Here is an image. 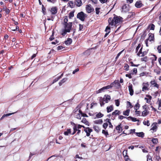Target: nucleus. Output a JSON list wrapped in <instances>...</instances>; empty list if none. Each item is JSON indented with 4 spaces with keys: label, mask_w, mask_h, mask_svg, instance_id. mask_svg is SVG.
<instances>
[{
    "label": "nucleus",
    "mask_w": 161,
    "mask_h": 161,
    "mask_svg": "<svg viewBox=\"0 0 161 161\" xmlns=\"http://www.w3.org/2000/svg\"><path fill=\"white\" fill-rule=\"evenodd\" d=\"M72 42L71 39L70 38H68L66 41L64 42L65 43L66 45H69Z\"/></svg>",
    "instance_id": "21"
},
{
    "label": "nucleus",
    "mask_w": 161,
    "mask_h": 161,
    "mask_svg": "<svg viewBox=\"0 0 161 161\" xmlns=\"http://www.w3.org/2000/svg\"><path fill=\"white\" fill-rule=\"evenodd\" d=\"M150 41H154V34L151 33L148 34V39Z\"/></svg>",
    "instance_id": "14"
},
{
    "label": "nucleus",
    "mask_w": 161,
    "mask_h": 161,
    "mask_svg": "<svg viewBox=\"0 0 161 161\" xmlns=\"http://www.w3.org/2000/svg\"><path fill=\"white\" fill-rule=\"evenodd\" d=\"M75 117L78 119H81V115L79 113L77 114L75 116Z\"/></svg>",
    "instance_id": "44"
},
{
    "label": "nucleus",
    "mask_w": 161,
    "mask_h": 161,
    "mask_svg": "<svg viewBox=\"0 0 161 161\" xmlns=\"http://www.w3.org/2000/svg\"><path fill=\"white\" fill-rule=\"evenodd\" d=\"M107 122H108L109 125V127L110 128H113V126L112 125L111 122L110 121V120L109 119H107Z\"/></svg>",
    "instance_id": "45"
},
{
    "label": "nucleus",
    "mask_w": 161,
    "mask_h": 161,
    "mask_svg": "<svg viewBox=\"0 0 161 161\" xmlns=\"http://www.w3.org/2000/svg\"><path fill=\"white\" fill-rule=\"evenodd\" d=\"M150 83L154 87H156L158 89L159 88V85L156 82L155 80L151 81Z\"/></svg>",
    "instance_id": "15"
},
{
    "label": "nucleus",
    "mask_w": 161,
    "mask_h": 161,
    "mask_svg": "<svg viewBox=\"0 0 161 161\" xmlns=\"http://www.w3.org/2000/svg\"><path fill=\"white\" fill-rule=\"evenodd\" d=\"M75 3L78 7L81 6L82 4L81 0H76L75 1Z\"/></svg>",
    "instance_id": "18"
},
{
    "label": "nucleus",
    "mask_w": 161,
    "mask_h": 161,
    "mask_svg": "<svg viewBox=\"0 0 161 161\" xmlns=\"http://www.w3.org/2000/svg\"><path fill=\"white\" fill-rule=\"evenodd\" d=\"M141 44L140 43H139L138 44V46L136 47V52L137 53L138 50L139 49V48L141 47Z\"/></svg>",
    "instance_id": "56"
},
{
    "label": "nucleus",
    "mask_w": 161,
    "mask_h": 161,
    "mask_svg": "<svg viewBox=\"0 0 161 161\" xmlns=\"http://www.w3.org/2000/svg\"><path fill=\"white\" fill-rule=\"evenodd\" d=\"M143 87L142 88V91L143 92H145L146 91H148L149 89L148 87L149 86V84L148 82L146 83H143L142 84Z\"/></svg>",
    "instance_id": "6"
},
{
    "label": "nucleus",
    "mask_w": 161,
    "mask_h": 161,
    "mask_svg": "<svg viewBox=\"0 0 161 161\" xmlns=\"http://www.w3.org/2000/svg\"><path fill=\"white\" fill-rule=\"evenodd\" d=\"M64 29L62 31L61 34L63 36H64L67 32H69L72 28V22H69L66 24H64Z\"/></svg>",
    "instance_id": "2"
},
{
    "label": "nucleus",
    "mask_w": 161,
    "mask_h": 161,
    "mask_svg": "<svg viewBox=\"0 0 161 161\" xmlns=\"http://www.w3.org/2000/svg\"><path fill=\"white\" fill-rule=\"evenodd\" d=\"M47 17V20H49V21L52 20L53 21V20L54 18V17L52 15L51 16V17Z\"/></svg>",
    "instance_id": "43"
},
{
    "label": "nucleus",
    "mask_w": 161,
    "mask_h": 161,
    "mask_svg": "<svg viewBox=\"0 0 161 161\" xmlns=\"http://www.w3.org/2000/svg\"><path fill=\"white\" fill-rule=\"evenodd\" d=\"M140 107V104L139 103V100L138 101V102H137L136 104H135L134 106V108L136 110H137Z\"/></svg>",
    "instance_id": "26"
},
{
    "label": "nucleus",
    "mask_w": 161,
    "mask_h": 161,
    "mask_svg": "<svg viewBox=\"0 0 161 161\" xmlns=\"http://www.w3.org/2000/svg\"><path fill=\"white\" fill-rule=\"evenodd\" d=\"M100 8H95L96 13L97 14H98L100 12Z\"/></svg>",
    "instance_id": "49"
},
{
    "label": "nucleus",
    "mask_w": 161,
    "mask_h": 161,
    "mask_svg": "<svg viewBox=\"0 0 161 161\" xmlns=\"http://www.w3.org/2000/svg\"><path fill=\"white\" fill-rule=\"evenodd\" d=\"M75 10L72 11L70 12L69 14V19H71L74 16V13Z\"/></svg>",
    "instance_id": "31"
},
{
    "label": "nucleus",
    "mask_w": 161,
    "mask_h": 161,
    "mask_svg": "<svg viewBox=\"0 0 161 161\" xmlns=\"http://www.w3.org/2000/svg\"><path fill=\"white\" fill-rule=\"evenodd\" d=\"M135 129H131L130 130V133L128 134V135H129L130 134H133V133H135H135H136L135 132Z\"/></svg>",
    "instance_id": "47"
},
{
    "label": "nucleus",
    "mask_w": 161,
    "mask_h": 161,
    "mask_svg": "<svg viewBox=\"0 0 161 161\" xmlns=\"http://www.w3.org/2000/svg\"><path fill=\"white\" fill-rule=\"evenodd\" d=\"M116 129L118 131V132L119 133H120L122 131L123 129H122V124L121 123H120L119 125L116 126Z\"/></svg>",
    "instance_id": "13"
},
{
    "label": "nucleus",
    "mask_w": 161,
    "mask_h": 161,
    "mask_svg": "<svg viewBox=\"0 0 161 161\" xmlns=\"http://www.w3.org/2000/svg\"><path fill=\"white\" fill-rule=\"evenodd\" d=\"M130 66H131L133 67H138V66L140 65L139 64H134L133 62L131 61L130 62Z\"/></svg>",
    "instance_id": "50"
},
{
    "label": "nucleus",
    "mask_w": 161,
    "mask_h": 161,
    "mask_svg": "<svg viewBox=\"0 0 161 161\" xmlns=\"http://www.w3.org/2000/svg\"><path fill=\"white\" fill-rule=\"evenodd\" d=\"M135 134L136 136L141 137L142 138H143L144 136V133L142 132H136L135 133Z\"/></svg>",
    "instance_id": "20"
},
{
    "label": "nucleus",
    "mask_w": 161,
    "mask_h": 161,
    "mask_svg": "<svg viewBox=\"0 0 161 161\" xmlns=\"http://www.w3.org/2000/svg\"><path fill=\"white\" fill-rule=\"evenodd\" d=\"M103 121L102 119H99L94 121V123L96 124H101L103 123Z\"/></svg>",
    "instance_id": "39"
},
{
    "label": "nucleus",
    "mask_w": 161,
    "mask_h": 161,
    "mask_svg": "<svg viewBox=\"0 0 161 161\" xmlns=\"http://www.w3.org/2000/svg\"><path fill=\"white\" fill-rule=\"evenodd\" d=\"M87 17V15L83 12L81 11L78 13L77 15V18L79 19L82 21L85 20V17Z\"/></svg>",
    "instance_id": "4"
},
{
    "label": "nucleus",
    "mask_w": 161,
    "mask_h": 161,
    "mask_svg": "<svg viewBox=\"0 0 161 161\" xmlns=\"http://www.w3.org/2000/svg\"><path fill=\"white\" fill-rule=\"evenodd\" d=\"M86 10L87 13H91L94 12V8L92 7L91 4L87 5L86 7Z\"/></svg>",
    "instance_id": "8"
},
{
    "label": "nucleus",
    "mask_w": 161,
    "mask_h": 161,
    "mask_svg": "<svg viewBox=\"0 0 161 161\" xmlns=\"http://www.w3.org/2000/svg\"><path fill=\"white\" fill-rule=\"evenodd\" d=\"M81 122H82L83 123H84L85 125L88 126L90 125V124L89 122L87 120L86 118H83L81 120Z\"/></svg>",
    "instance_id": "28"
},
{
    "label": "nucleus",
    "mask_w": 161,
    "mask_h": 161,
    "mask_svg": "<svg viewBox=\"0 0 161 161\" xmlns=\"http://www.w3.org/2000/svg\"><path fill=\"white\" fill-rule=\"evenodd\" d=\"M102 133L103 134H104L106 137L108 135V131H105L104 130H102Z\"/></svg>",
    "instance_id": "52"
},
{
    "label": "nucleus",
    "mask_w": 161,
    "mask_h": 161,
    "mask_svg": "<svg viewBox=\"0 0 161 161\" xmlns=\"http://www.w3.org/2000/svg\"><path fill=\"white\" fill-rule=\"evenodd\" d=\"M71 130L70 129H67L66 131H64V134L65 136H68L69 134H71Z\"/></svg>",
    "instance_id": "32"
},
{
    "label": "nucleus",
    "mask_w": 161,
    "mask_h": 161,
    "mask_svg": "<svg viewBox=\"0 0 161 161\" xmlns=\"http://www.w3.org/2000/svg\"><path fill=\"white\" fill-rule=\"evenodd\" d=\"M143 124L145 125H147V126H149L150 123H149V121L147 120V121H144L143 122Z\"/></svg>",
    "instance_id": "54"
},
{
    "label": "nucleus",
    "mask_w": 161,
    "mask_h": 161,
    "mask_svg": "<svg viewBox=\"0 0 161 161\" xmlns=\"http://www.w3.org/2000/svg\"><path fill=\"white\" fill-rule=\"evenodd\" d=\"M111 99L110 96L109 95H105L103 97H100L99 99V103L101 107L104 106L105 103H107Z\"/></svg>",
    "instance_id": "3"
},
{
    "label": "nucleus",
    "mask_w": 161,
    "mask_h": 161,
    "mask_svg": "<svg viewBox=\"0 0 161 161\" xmlns=\"http://www.w3.org/2000/svg\"><path fill=\"white\" fill-rule=\"evenodd\" d=\"M130 110V109H127L126 110L123 111V114L125 116H128L129 115Z\"/></svg>",
    "instance_id": "25"
},
{
    "label": "nucleus",
    "mask_w": 161,
    "mask_h": 161,
    "mask_svg": "<svg viewBox=\"0 0 161 161\" xmlns=\"http://www.w3.org/2000/svg\"><path fill=\"white\" fill-rule=\"evenodd\" d=\"M100 2L102 3H107L109 2V0H99Z\"/></svg>",
    "instance_id": "53"
},
{
    "label": "nucleus",
    "mask_w": 161,
    "mask_h": 161,
    "mask_svg": "<svg viewBox=\"0 0 161 161\" xmlns=\"http://www.w3.org/2000/svg\"><path fill=\"white\" fill-rule=\"evenodd\" d=\"M155 157L157 161H159L160 160H161V158L158 154H156L155 156Z\"/></svg>",
    "instance_id": "60"
},
{
    "label": "nucleus",
    "mask_w": 161,
    "mask_h": 161,
    "mask_svg": "<svg viewBox=\"0 0 161 161\" xmlns=\"http://www.w3.org/2000/svg\"><path fill=\"white\" fill-rule=\"evenodd\" d=\"M68 4H69L68 6L71 8H73L74 7L75 5L73 1H69Z\"/></svg>",
    "instance_id": "34"
},
{
    "label": "nucleus",
    "mask_w": 161,
    "mask_h": 161,
    "mask_svg": "<svg viewBox=\"0 0 161 161\" xmlns=\"http://www.w3.org/2000/svg\"><path fill=\"white\" fill-rule=\"evenodd\" d=\"M48 11H50L52 14H55L58 12V9L56 7H53L50 9H49Z\"/></svg>",
    "instance_id": "7"
},
{
    "label": "nucleus",
    "mask_w": 161,
    "mask_h": 161,
    "mask_svg": "<svg viewBox=\"0 0 161 161\" xmlns=\"http://www.w3.org/2000/svg\"><path fill=\"white\" fill-rule=\"evenodd\" d=\"M127 104L128 107H130V108H132L133 107L130 102L129 101L127 102Z\"/></svg>",
    "instance_id": "57"
},
{
    "label": "nucleus",
    "mask_w": 161,
    "mask_h": 161,
    "mask_svg": "<svg viewBox=\"0 0 161 161\" xmlns=\"http://www.w3.org/2000/svg\"><path fill=\"white\" fill-rule=\"evenodd\" d=\"M46 10L45 8L44 7V5L42 4V12L44 15H46L47 14Z\"/></svg>",
    "instance_id": "38"
},
{
    "label": "nucleus",
    "mask_w": 161,
    "mask_h": 161,
    "mask_svg": "<svg viewBox=\"0 0 161 161\" xmlns=\"http://www.w3.org/2000/svg\"><path fill=\"white\" fill-rule=\"evenodd\" d=\"M130 7L129 4H124L122 7V12L126 13L129 11L130 10Z\"/></svg>",
    "instance_id": "5"
},
{
    "label": "nucleus",
    "mask_w": 161,
    "mask_h": 161,
    "mask_svg": "<svg viewBox=\"0 0 161 161\" xmlns=\"http://www.w3.org/2000/svg\"><path fill=\"white\" fill-rule=\"evenodd\" d=\"M113 18H109L108 20L109 25H115L116 24L122 22L123 21V18L120 16H118L115 14Z\"/></svg>",
    "instance_id": "1"
},
{
    "label": "nucleus",
    "mask_w": 161,
    "mask_h": 161,
    "mask_svg": "<svg viewBox=\"0 0 161 161\" xmlns=\"http://www.w3.org/2000/svg\"><path fill=\"white\" fill-rule=\"evenodd\" d=\"M128 87L130 95L132 96L134 94V90L133 89V86L132 84L130 83Z\"/></svg>",
    "instance_id": "11"
},
{
    "label": "nucleus",
    "mask_w": 161,
    "mask_h": 161,
    "mask_svg": "<svg viewBox=\"0 0 161 161\" xmlns=\"http://www.w3.org/2000/svg\"><path fill=\"white\" fill-rule=\"evenodd\" d=\"M103 114L101 113V112H99L98 114L96 115V117L95 118V119L96 118H99L103 117Z\"/></svg>",
    "instance_id": "33"
},
{
    "label": "nucleus",
    "mask_w": 161,
    "mask_h": 161,
    "mask_svg": "<svg viewBox=\"0 0 161 161\" xmlns=\"http://www.w3.org/2000/svg\"><path fill=\"white\" fill-rule=\"evenodd\" d=\"M135 113L136 115L137 116H140L141 112L140 111H138L137 110H135Z\"/></svg>",
    "instance_id": "63"
},
{
    "label": "nucleus",
    "mask_w": 161,
    "mask_h": 161,
    "mask_svg": "<svg viewBox=\"0 0 161 161\" xmlns=\"http://www.w3.org/2000/svg\"><path fill=\"white\" fill-rule=\"evenodd\" d=\"M157 124V123H153V124L152 125V127L151 129V130H153V133L156 132L157 129L158 127Z\"/></svg>",
    "instance_id": "16"
},
{
    "label": "nucleus",
    "mask_w": 161,
    "mask_h": 161,
    "mask_svg": "<svg viewBox=\"0 0 161 161\" xmlns=\"http://www.w3.org/2000/svg\"><path fill=\"white\" fill-rule=\"evenodd\" d=\"M84 131L86 133V136H89L90 135V133L93 131L92 129L89 127H87L84 129Z\"/></svg>",
    "instance_id": "9"
},
{
    "label": "nucleus",
    "mask_w": 161,
    "mask_h": 161,
    "mask_svg": "<svg viewBox=\"0 0 161 161\" xmlns=\"http://www.w3.org/2000/svg\"><path fill=\"white\" fill-rule=\"evenodd\" d=\"M105 91V90L104 89V87H103L102 88H101L99 89L98 91H96V93L97 94L99 93H101V92H104Z\"/></svg>",
    "instance_id": "40"
},
{
    "label": "nucleus",
    "mask_w": 161,
    "mask_h": 161,
    "mask_svg": "<svg viewBox=\"0 0 161 161\" xmlns=\"http://www.w3.org/2000/svg\"><path fill=\"white\" fill-rule=\"evenodd\" d=\"M114 110V106L112 105L107 107V113H109Z\"/></svg>",
    "instance_id": "17"
},
{
    "label": "nucleus",
    "mask_w": 161,
    "mask_h": 161,
    "mask_svg": "<svg viewBox=\"0 0 161 161\" xmlns=\"http://www.w3.org/2000/svg\"><path fill=\"white\" fill-rule=\"evenodd\" d=\"M117 84L118 86H120V85L119 83V81L118 80L116 82V81H114V82L111 83L110 85H108V86H110L111 87V88L113 87V86L114 85V84Z\"/></svg>",
    "instance_id": "24"
},
{
    "label": "nucleus",
    "mask_w": 161,
    "mask_h": 161,
    "mask_svg": "<svg viewBox=\"0 0 161 161\" xmlns=\"http://www.w3.org/2000/svg\"><path fill=\"white\" fill-rule=\"evenodd\" d=\"M149 114V112L147 110H145L142 113V116L145 117L147 115Z\"/></svg>",
    "instance_id": "23"
},
{
    "label": "nucleus",
    "mask_w": 161,
    "mask_h": 161,
    "mask_svg": "<svg viewBox=\"0 0 161 161\" xmlns=\"http://www.w3.org/2000/svg\"><path fill=\"white\" fill-rule=\"evenodd\" d=\"M152 142L153 143L156 144L158 142V139L153 138L152 139Z\"/></svg>",
    "instance_id": "59"
},
{
    "label": "nucleus",
    "mask_w": 161,
    "mask_h": 161,
    "mask_svg": "<svg viewBox=\"0 0 161 161\" xmlns=\"http://www.w3.org/2000/svg\"><path fill=\"white\" fill-rule=\"evenodd\" d=\"M127 150H125L123 152V155L124 157L125 158H129V156L127 155Z\"/></svg>",
    "instance_id": "37"
},
{
    "label": "nucleus",
    "mask_w": 161,
    "mask_h": 161,
    "mask_svg": "<svg viewBox=\"0 0 161 161\" xmlns=\"http://www.w3.org/2000/svg\"><path fill=\"white\" fill-rule=\"evenodd\" d=\"M68 21V16H65L64 17V24H66L67 23Z\"/></svg>",
    "instance_id": "48"
},
{
    "label": "nucleus",
    "mask_w": 161,
    "mask_h": 161,
    "mask_svg": "<svg viewBox=\"0 0 161 161\" xmlns=\"http://www.w3.org/2000/svg\"><path fill=\"white\" fill-rule=\"evenodd\" d=\"M131 73H133L132 75H136L137 73V69L136 68H134L132 70L130 71Z\"/></svg>",
    "instance_id": "29"
},
{
    "label": "nucleus",
    "mask_w": 161,
    "mask_h": 161,
    "mask_svg": "<svg viewBox=\"0 0 161 161\" xmlns=\"http://www.w3.org/2000/svg\"><path fill=\"white\" fill-rule=\"evenodd\" d=\"M63 73H62L61 75H60V76H58V77L55 79L53 80L52 83V84H54L55 82H57L58 81L59 79H60L63 76Z\"/></svg>",
    "instance_id": "22"
},
{
    "label": "nucleus",
    "mask_w": 161,
    "mask_h": 161,
    "mask_svg": "<svg viewBox=\"0 0 161 161\" xmlns=\"http://www.w3.org/2000/svg\"><path fill=\"white\" fill-rule=\"evenodd\" d=\"M73 129L74 131H73V132L72 133V135H73L74 134H75V133L77 131V126H73Z\"/></svg>",
    "instance_id": "41"
},
{
    "label": "nucleus",
    "mask_w": 161,
    "mask_h": 161,
    "mask_svg": "<svg viewBox=\"0 0 161 161\" xmlns=\"http://www.w3.org/2000/svg\"><path fill=\"white\" fill-rule=\"evenodd\" d=\"M144 6L141 0L137 1L135 4V6L137 8H140Z\"/></svg>",
    "instance_id": "10"
},
{
    "label": "nucleus",
    "mask_w": 161,
    "mask_h": 161,
    "mask_svg": "<svg viewBox=\"0 0 161 161\" xmlns=\"http://www.w3.org/2000/svg\"><path fill=\"white\" fill-rule=\"evenodd\" d=\"M147 161H152V157L150 156L149 154L147 156Z\"/></svg>",
    "instance_id": "46"
},
{
    "label": "nucleus",
    "mask_w": 161,
    "mask_h": 161,
    "mask_svg": "<svg viewBox=\"0 0 161 161\" xmlns=\"http://www.w3.org/2000/svg\"><path fill=\"white\" fill-rule=\"evenodd\" d=\"M157 49L158 50V53H161V45L158 46Z\"/></svg>",
    "instance_id": "64"
},
{
    "label": "nucleus",
    "mask_w": 161,
    "mask_h": 161,
    "mask_svg": "<svg viewBox=\"0 0 161 161\" xmlns=\"http://www.w3.org/2000/svg\"><path fill=\"white\" fill-rule=\"evenodd\" d=\"M94 130L97 132L98 133L100 131V129L98 126H93Z\"/></svg>",
    "instance_id": "36"
},
{
    "label": "nucleus",
    "mask_w": 161,
    "mask_h": 161,
    "mask_svg": "<svg viewBox=\"0 0 161 161\" xmlns=\"http://www.w3.org/2000/svg\"><path fill=\"white\" fill-rule=\"evenodd\" d=\"M14 113H9V114H4L3 115V116H2V117L0 119V120H2L3 119L4 117L8 116L11 115L12 114H14Z\"/></svg>",
    "instance_id": "35"
},
{
    "label": "nucleus",
    "mask_w": 161,
    "mask_h": 161,
    "mask_svg": "<svg viewBox=\"0 0 161 161\" xmlns=\"http://www.w3.org/2000/svg\"><path fill=\"white\" fill-rule=\"evenodd\" d=\"M133 73H130L129 74H126L125 75V76L126 77H128L130 79H131L132 78V75Z\"/></svg>",
    "instance_id": "58"
},
{
    "label": "nucleus",
    "mask_w": 161,
    "mask_h": 161,
    "mask_svg": "<svg viewBox=\"0 0 161 161\" xmlns=\"http://www.w3.org/2000/svg\"><path fill=\"white\" fill-rule=\"evenodd\" d=\"M153 55L154 57V58L152 59V62H154L156 61L157 57L155 55L153 54Z\"/></svg>",
    "instance_id": "62"
},
{
    "label": "nucleus",
    "mask_w": 161,
    "mask_h": 161,
    "mask_svg": "<svg viewBox=\"0 0 161 161\" xmlns=\"http://www.w3.org/2000/svg\"><path fill=\"white\" fill-rule=\"evenodd\" d=\"M157 103L158 105V110H161V99L158 98Z\"/></svg>",
    "instance_id": "30"
},
{
    "label": "nucleus",
    "mask_w": 161,
    "mask_h": 161,
    "mask_svg": "<svg viewBox=\"0 0 161 161\" xmlns=\"http://www.w3.org/2000/svg\"><path fill=\"white\" fill-rule=\"evenodd\" d=\"M148 58L147 56H145L143 58H141V60L142 61H144L145 62H146L147 61Z\"/></svg>",
    "instance_id": "42"
},
{
    "label": "nucleus",
    "mask_w": 161,
    "mask_h": 161,
    "mask_svg": "<svg viewBox=\"0 0 161 161\" xmlns=\"http://www.w3.org/2000/svg\"><path fill=\"white\" fill-rule=\"evenodd\" d=\"M64 48V47H63L62 46H58L57 47V50L58 51H59L60 50H61L62 49H63Z\"/></svg>",
    "instance_id": "61"
},
{
    "label": "nucleus",
    "mask_w": 161,
    "mask_h": 161,
    "mask_svg": "<svg viewBox=\"0 0 161 161\" xmlns=\"http://www.w3.org/2000/svg\"><path fill=\"white\" fill-rule=\"evenodd\" d=\"M143 47L142 46L141 48L140 49L138 53H137V56H139L140 54H142V51Z\"/></svg>",
    "instance_id": "55"
},
{
    "label": "nucleus",
    "mask_w": 161,
    "mask_h": 161,
    "mask_svg": "<svg viewBox=\"0 0 161 161\" xmlns=\"http://www.w3.org/2000/svg\"><path fill=\"white\" fill-rule=\"evenodd\" d=\"M146 97H145L144 99L146 101V103H150L152 99V96L149 94H147L146 95Z\"/></svg>",
    "instance_id": "12"
},
{
    "label": "nucleus",
    "mask_w": 161,
    "mask_h": 161,
    "mask_svg": "<svg viewBox=\"0 0 161 161\" xmlns=\"http://www.w3.org/2000/svg\"><path fill=\"white\" fill-rule=\"evenodd\" d=\"M129 65L126 64V63H124V70L126 71H128L129 69Z\"/></svg>",
    "instance_id": "27"
},
{
    "label": "nucleus",
    "mask_w": 161,
    "mask_h": 161,
    "mask_svg": "<svg viewBox=\"0 0 161 161\" xmlns=\"http://www.w3.org/2000/svg\"><path fill=\"white\" fill-rule=\"evenodd\" d=\"M115 104L118 107L119 106L120 104V102L118 99L115 100Z\"/></svg>",
    "instance_id": "51"
},
{
    "label": "nucleus",
    "mask_w": 161,
    "mask_h": 161,
    "mask_svg": "<svg viewBox=\"0 0 161 161\" xmlns=\"http://www.w3.org/2000/svg\"><path fill=\"white\" fill-rule=\"evenodd\" d=\"M116 111L117 110H115L111 114L112 119L113 120H114L115 119V116L118 115L117 112Z\"/></svg>",
    "instance_id": "19"
}]
</instances>
